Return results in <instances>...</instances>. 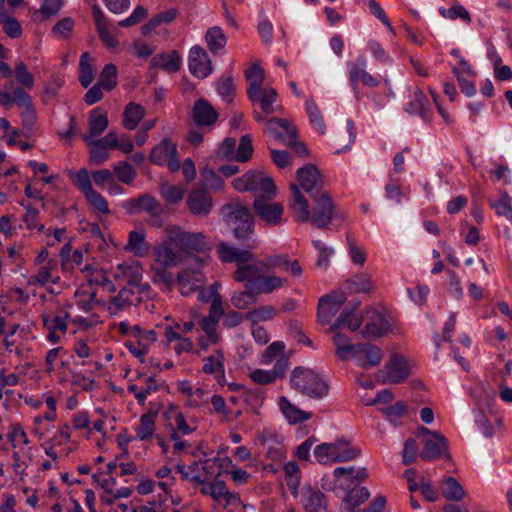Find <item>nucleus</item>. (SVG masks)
Instances as JSON below:
<instances>
[{
  "label": "nucleus",
  "instance_id": "32",
  "mask_svg": "<svg viewBox=\"0 0 512 512\" xmlns=\"http://www.w3.org/2000/svg\"><path fill=\"white\" fill-rule=\"evenodd\" d=\"M125 249L137 257L145 256L149 251V245L145 240V232L143 230L131 231Z\"/></svg>",
  "mask_w": 512,
  "mask_h": 512
},
{
  "label": "nucleus",
  "instance_id": "33",
  "mask_svg": "<svg viewBox=\"0 0 512 512\" xmlns=\"http://www.w3.org/2000/svg\"><path fill=\"white\" fill-rule=\"evenodd\" d=\"M262 175L255 171H248L241 177H238L233 180V187L240 192L245 191H258L259 189V181L262 179Z\"/></svg>",
  "mask_w": 512,
  "mask_h": 512
},
{
  "label": "nucleus",
  "instance_id": "15",
  "mask_svg": "<svg viewBox=\"0 0 512 512\" xmlns=\"http://www.w3.org/2000/svg\"><path fill=\"white\" fill-rule=\"evenodd\" d=\"M351 357L356 359L358 366L363 369H369L381 363L383 353L378 346L369 343H359Z\"/></svg>",
  "mask_w": 512,
  "mask_h": 512
},
{
  "label": "nucleus",
  "instance_id": "55",
  "mask_svg": "<svg viewBox=\"0 0 512 512\" xmlns=\"http://www.w3.org/2000/svg\"><path fill=\"white\" fill-rule=\"evenodd\" d=\"M369 497L370 493L366 487H357L346 494L344 502L349 506L350 512H354L355 508L365 502Z\"/></svg>",
  "mask_w": 512,
  "mask_h": 512
},
{
  "label": "nucleus",
  "instance_id": "54",
  "mask_svg": "<svg viewBox=\"0 0 512 512\" xmlns=\"http://www.w3.org/2000/svg\"><path fill=\"white\" fill-rule=\"evenodd\" d=\"M70 318V313L65 312L64 316H51L49 314L41 315L42 323L44 328L47 330H55L61 332V334H66L67 332V323L66 320Z\"/></svg>",
  "mask_w": 512,
  "mask_h": 512
},
{
  "label": "nucleus",
  "instance_id": "27",
  "mask_svg": "<svg viewBox=\"0 0 512 512\" xmlns=\"http://www.w3.org/2000/svg\"><path fill=\"white\" fill-rule=\"evenodd\" d=\"M363 320L364 315H358L353 313V311H348V308H345L336 321L331 325L330 331L336 332L338 329H342L345 326H347L350 331H357Z\"/></svg>",
  "mask_w": 512,
  "mask_h": 512
},
{
  "label": "nucleus",
  "instance_id": "44",
  "mask_svg": "<svg viewBox=\"0 0 512 512\" xmlns=\"http://www.w3.org/2000/svg\"><path fill=\"white\" fill-rule=\"evenodd\" d=\"M255 288L245 285V289L242 291L235 292L231 297V303L237 309H246L248 306L256 302Z\"/></svg>",
  "mask_w": 512,
  "mask_h": 512
},
{
  "label": "nucleus",
  "instance_id": "45",
  "mask_svg": "<svg viewBox=\"0 0 512 512\" xmlns=\"http://www.w3.org/2000/svg\"><path fill=\"white\" fill-rule=\"evenodd\" d=\"M335 445L337 446L336 454L337 457L335 461L338 462H346L357 458L361 450L357 447H353L348 440L343 438L335 441Z\"/></svg>",
  "mask_w": 512,
  "mask_h": 512
},
{
  "label": "nucleus",
  "instance_id": "64",
  "mask_svg": "<svg viewBox=\"0 0 512 512\" xmlns=\"http://www.w3.org/2000/svg\"><path fill=\"white\" fill-rule=\"evenodd\" d=\"M14 73L16 80L24 88L32 89L34 87V76L28 71L27 65L23 61L16 64Z\"/></svg>",
  "mask_w": 512,
  "mask_h": 512
},
{
  "label": "nucleus",
  "instance_id": "16",
  "mask_svg": "<svg viewBox=\"0 0 512 512\" xmlns=\"http://www.w3.org/2000/svg\"><path fill=\"white\" fill-rule=\"evenodd\" d=\"M278 94L273 87H266L256 91L254 98L249 99L252 103H259L262 112H253L254 119L257 122H263L266 115L276 111L274 103L277 101Z\"/></svg>",
  "mask_w": 512,
  "mask_h": 512
},
{
  "label": "nucleus",
  "instance_id": "10",
  "mask_svg": "<svg viewBox=\"0 0 512 512\" xmlns=\"http://www.w3.org/2000/svg\"><path fill=\"white\" fill-rule=\"evenodd\" d=\"M263 273L266 272L262 260L242 262L234 271L233 278L237 282H246L245 285L255 288Z\"/></svg>",
  "mask_w": 512,
  "mask_h": 512
},
{
  "label": "nucleus",
  "instance_id": "38",
  "mask_svg": "<svg viewBox=\"0 0 512 512\" xmlns=\"http://www.w3.org/2000/svg\"><path fill=\"white\" fill-rule=\"evenodd\" d=\"M144 115L145 109L141 105L129 103L124 110L123 126L129 130L135 129Z\"/></svg>",
  "mask_w": 512,
  "mask_h": 512
},
{
  "label": "nucleus",
  "instance_id": "60",
  "mask_svg": "<svg viewBox=\"0 0 512 512\" xmlns=\"http://www.w3.org/2000/svg\"><path fill=\"white\" fill-rule=\"evenodd\" d=\"M28 93L23 87H17L12 92L0 91V105L9 107L12 104H21Z\"/></svg>",
  "mask_w": 512,
  "mask_h": 512
},
{
  "label": "nucleus",
  "instance_id": "5",
  "mask_svg": "<svg viewBox=\"0 0 512 512\" xmlns=\"http://www.w3.org/2000/svg\"><path fill=\"white\" fill-rule=\"evenodd\" d=\"M123 209L129 215L146 212L154 219L151 225L161 227L162 222L158 217L163 213L164 209L157 199L150 194H142L136 198H130L123 203Z\"/></svg>",
  "mask_w": 512,
  "mask_h": 512
},
{
  "label": "nucleus",
  "instance_id": "20",
  "mask_svg": "<svg viewBox=\"0 0 512 512\" xmlns=\"http://www.w3.org/2000/svg\"><path fill=\"white\" fill-rule=\"evenodd\" d=\"M136 289L137 288L134 287L123 286L119 293L111 298V306L108 307L110 313L116 314L117 312L140 302V292L136 291Z\"/></svg>",
  "mask_w": 512,
  "mask_h": 512
},
{
  "label": "nucleus",
  "instance_id": "26",
  "mask_svg": "<svg viewBox=\"0 0 512 512\" xmlns=\"http://www.w3.org/2000/svg\"><path fill=\"white\" fill-rule=\"evenodd\" d=\"M177 154V146L168 138H164L158 145L154 146L149 155V159L156 165H164L171 157Z\"/></svg>",
  "mask_w": 512,
  "mask_h": 512
},
{
  "label": "nucleus",
  "instance_id": "24",
  "mask_svg": "<svg viewBox=\"0 0 512 512\" xmlns=\"http://www.w3.org/2000/svg\"><path fill=\"white\" fill-rule=\"evenodd\" d=\"M114 277L124 286L138 288L142 280V267L139 264H120Z\"/></svg>",
  "mask_w": 512,
  "mask_h": 512
},
{
  "label": "nucleus",
  "instance_id": "17",
  "mask_svg": "<svg viewBox=\"0 0 512 512\" xmlns=\"http://www.w3.org/2000/svg\"><path fill=\"white\" fill-rule=\"evenodd\" d=\"M218 113L213 106L205 99L195 101L191 111V117L197 126L210 127L218 119Z\"/></svg>",
  "mask_w": 512,
  "mask_h": 512
},
{
  "label": "nucleus",
  "instance_id": "62",
  "mask_svg": "<svg viewBox=\"0 0 512 512\" xmlns=\"http://www.w3.org/2000/svg\"><path fill=\"white\" fill-rule=\"evenodd\" d=\"M217 92L228 102L231 103L233 100V94L235 87L233 84V77L230 75H224L219 78L216 83Z\"/></svg>",
  "mask_w": 512,
  "mask_h": 512
},
{
  "label": "nucleus",
  "instance_id": "28",
  "mask_svg": "<svg viewBox=\"0 0 512 512\" xmlns=\"http://www.w3.org/2000/svg\"><path fill=\"white\" fill-rule=\"evenodd\" d=\"M57 265V261L53 259H49L45 265L41 266L38 272L34 275H31L28 278V285H39L45 286L48 282L58 283L59 276L53 277L52 271Z\"/></svg>",
  "mask_w": 512,
  "mask_h": 512
},
{
  "label": "nucleus",
  "instance_id": "30",
  "mask_svg": "<svg viewBox=\"0 0 512 512\" xmlns=\"http://www.w3.org/2000/svg\"><path fill=\"white\" fill-rule=\"evenodd\" d=\"M223 211L226 213L229 221L233 222L234 224L249 223L250 221H254L248 207L239 202L225 204L223 206Z\"/></svg>",
  "mask_w": 512,
  "mask_h": 512
},
{
  "label": "nucleus",
  "instance_id": "18",
  "mask_svg": "<svg viewBox=\"0 0 512 512\" xmlns=\"http://www.w3.org/2000/svg\"><path fill=\"white\" fill-rule=\"evenodd\" d=\"M175 248L173 241L167 235V238L161 244L154 247V263L169 267L178 266L181 262V256L175 251Z\"/></svg>",
  "mask_w": 512,
  "mask_h": 512
},
{
  "label": "nucleus",
  "instance_id": "39",
  "mask_svg": "<svg viewBox=\"0 0 512 512\" xmlns=\"http://www.w3.org/2000/svg\"><path fill=\"white\" fill-rule=\"evenodd\" d=\"M225 356L222 350L218 349L214 354L203 358L202 371L207 375L221 373L224 369Z\"/></svg>",
  "mask_w": 512,
  "mask_h": 512
},
{
  "label": "nucleus",
  "instance_id": "49",
  "mask_svg": "<svg viewBox=\"0 0 512 512\" xmlns=\"http://www.w3.org/2000/svg\"><path fill=\"white\" fill-rule=\"evenodd\" d=\"M346 289L349 293H367L373 289L371 277L369 274L356 275L346 281Z\"/></svg>",
  "mask_w": 512,
  "mask_h": 512
},
{
  "label": "nucleus",
  "instance_id": "25",
  "mask_svg": "<svg viewBox=\"0 0 512 512\" xmlns=\"http://www.w3.org/2000/svg\"><path fill=\"white\" fill-rule=\"evenodd\" d=\"M279 407L291 424L302 423L312 417V413L306 412L292 404L285 396L279 398Z\"/></svg>",
  "mask_w": 512,
  "mask_h": 512
},
{
  "label": "nucleus",
  "instance_id": "23",
  "mask_svg": "<svg viewBox=\"0 0 512 512\" xmlns=\"http://www.w3.org/2000/svg\"><path fill=\"white\" fill-rule=\"evenodd\" d=\"M217 254L222 262L236 263L237 266L242 262L253 260V253L250 250H242L221 242L217 246Z\"/></svg>",
  "mask_w": 512,
  "mask_h": 512
},
{
  "label": "nucleus",
  "instance_id": "7",
  "mask_svg": "<svg viewBox=\"0 0 512 512\" xmlns=\"http://www.w3.org/2000/svg\"><path fill=\"white\" fill-rule=\"evenodd\" d=\"M364 319L366 324L360 332L364 338H378L390 330L388 320L374 308H366L364 310Z\"/></svg>",
  "mask_w": 512,
  "mask_h": 512
},
{
  "label": "nucleus",
  "instance_id": "31",
  "mask_svg": "<svg viewBox=\"0 0 512 512\" xmlns=\"http://www.w3.org/2000/svg\"><path fill=\"white\" fill-rule=\"evenodd\" d=\"M89 124V134L85 136H90V140L93 137L100 135L103 133L109 124L107 113L103 112L101 108H95L90 112L88 118Z\"/></svg>",
  "mask_w": 512,
  "mask_h": 512
},
{
  "label": "nucleus",
  "instance_id": "8",
  "mask_svg": "<svg viewBox=\"0 0 512 512\" xmlns=\"http://www.w3.org/2000/svg\"><path fill=\"white\" fill-rule=\"evenodd\" d=\"M409 376V368L402 356H391L384 370H380L377 377L382 383L398 384L407 379Z\"/></svg>",
  "mask_w": 512,
  "mask_h": 512
},
{
  "label": "nucleus",
  "instance_id": "34",
  "mask_svg": "<svg viewBox=\"0 0 512 512\" xmlns=\"http://www.w3.org/2000/svg\"><path fill=\"white\" fill-rule=\"evenodd\" d=\"M288 284V280L275 275H265L263 273L255 287L258 294H270L274 290L282 288Z\"/></svg>",
  "mask_w": 512,
  "mask_h": 512
},
{
  "label": "nucleus",
  "instance_id": "42",
  "mask_svg": "<svg viewBox=\"0 0 512 512\" xmlns=\"http://www.w3.org/2000/svg\"><path fill=\"white\" fill-rule=\"evenodd\" d=\"M443 496L449 501H460L465 497V491L454 477H446L443 480Z\"/></svg>",
  "mask_w": 512,
  "mask_h": 512
},
{
  "label": "nucleus",
  "instance_id": "40",
  "mask_svg": "<svg viewBox=\"0 0 512 512\" xmlns=\"http://www.w3.org/2000/svg\"><path fill=\"white\" fill-rule=\"evenodd\" d=\"M209 496H211L214 500L220 501L224 499L226 501V505L232 503L233 500H240V498L228 491L226 484L224 481H214L208 484Z\"/></svg>",
  "mask_w": 512,
  "mask_h": 512
},
{
  "label": "nucleus",
  "instance_id": "47",
  "mask_svg": "<svg viewBox=\"0 0 512 512\" xmlns=\"http://www.w3.org/2000/svg\"><path fill=\"white\" fill-rule=\"evenodd\" d=\"M305 108L312 126L320 134H324L326 131V125L320 109L318 108V106L316 105L315 101L312 98L306 100Z\"/></svg>",
  "mask_w": 512,
  "mask_h": 512
},
{
  "label": "nucleus",
  "instance_id": "52",
  "mask_svg": "<svg viewBox=\"0 0 512 512\" xmlns=\"http://www.w3.org/2000/svg\"><path fill=\"white\" fill-rule=\"evenodd\" d=\"M113 174L118 181L124 184H132L137 176L136 170L126 161L118 162L113 166Z\"/></svg>",
  "mask_w": 512,
  "mask_h": 512
},
{
  "label": "nucleus",
  "instance_id": "2",
  "mask_svg": "<svg viewBox=\"0 0 512 512\" xmlns=\"http://www.w3.org/2000/svg\"><path fill=\"white\" fill-rule=\"evenodd\" d=\"M292 388L309 398L320 400L329 393L328 382L317 372L306 367H296L290 376Z\"/></svg>",
  "mask_w": 512,
  "mask_h": 512
},
{
  "label": "nucleus",
  "instance_id": "36",
  "mask_svg": "<svg viewBox=\"0 0 512 512\" xmlns=\"http://www.w3.org/2000/svg\"><path fill=\"white\" fill-rule=\"evenodd\" d=\"M74 296L78 299L77 306L85 313L91 312L96 305H100L101 301L97 299L95 290H88L81 287L76 290Z\"/></svg>",
  "mask_w": 512,
  "mask_h": 512
},
{
  "label": "nucleus",
  "instance_id": "11",
  "mask_svg": "<svg viewBox=\"0 0 512 512\" xmlns=\"http://www.w3.org/2000/svg\"><path fill=\"white\" fill-rule=\"evenodd\" d=\"M448 443L446 438L440 432L431 433V437L424 442V447L420 452V457L424 461H432L441 457L450 458L448 452Z\"/></svg>",
  "mask_w": 512,
  "mask_h": 512
},
{
  "label": "nucleus",
  "instance_id": "9",
  "mask_svg": "<svg viewBox=\"0 0 512 512\" xmlns=\"http://www.w3.org/2000/svg\"><path fill=\"white\" fill-rule=\"evenodd\" d=\"M347 297L343 291H334L320 298L317 317L322 325L328 324L330 319L345 303Z\"/></svg>",
  "mask_w": 512,
  "mask_h": 512
},
{
  "label": "nucleus",
  "instance_id": "21",
  "mask_svg": "<svg viewBox=\"0 0 512 512\" xmlns=\"http://www.w3.org/2000/svg\"><path fill=\"white\" fill-rule=\"evenodd\" d=\"M301 503L306 512H323L326 509L325 495L311 486L302 488Z\"/></svg>",
  "mask_w": 512,
  "mask_h": 512
},
{
  "label": "nucleus",
  "instance_id": "43",
  "mask_svg": "<svg viewBox=\"0 0 512 512\" xmlns=\"http://www.w3.org/2000/svg\"><path fill=\"white\" fill-rule=\"evenodd\" d=\"M19 107L23 108V111L20 115L22 125L27 130L32 131L37 121V114L32 102V98L29 94L26 95L25 100L21 102Z\"/></svg>",
  "mask_w": 512,
  "mask_h": 512
},
{
  "label": "nucleus",
  "instance_id": "63",
  "mask_svg": "<svg viewBox=\"0 0 512 512\" xmlns=\"http://www.w3.org/2000/svg\"><path fill=\"white\" fill-rule=\"evenodd\" d=\"M84 197L94 210L104 215L110 214L107 200L96 190L93 189Z\"/></svg>",
  "mask_w": 512,
  "mask_h": 512
},
{
  "label": "nucleus",
  "instance_id": "61",
  "mask_svg": "<svg viewBox=\"0 0 512 512\" xmlns=\"http://www.w3.org/2000/svg\"><path fill=\"white\" fill-rule=\"evenodd\" d=\"M253 153V145L251 136L246 134L241 136L238 148L236 150L235 159L238 162H247Z\"/></svg>",
  "mask_w": 512,
  "mask_h": 512
},
{
  "label": "nucleus",
  "instance_id": "4",
  "mask_svg": "<svg viewBox=\"0 0 512 512\" xmlns=\"http://www.w3.org/2000/svg\"><path fill=\"white\" fill-rule=\"evenodd\" d=\"M267 132L275 139L291 146L296 154L306 156L308 151L303 142L296 141L297 129L288 119L271 118L266 122Z\"/></svg>",
  "mask_w": 512,
  "mask_h": 512
},
{
  "label": "nucleus",
  "instance_id": "37",
  "mask_svg": "<svg viewBox=\"0 0 512 512\" xmlns=\"http://www.w3.org/2000/svg\"><path fill=\"white\" fill-rule=\"evenodd\" d=\"M205 41L208 49L213 54H217L224 49L227 39L223 30L218 26H214L206 31Z\"/></svg>",
  "mask_w": 512,
  "mask_h": 512
},
{
  "label": "nucleus",
  "instance_id": "19",
  "mask_svg": "<svg viewBox=\"0 0 512 512\" xmlns=\"http://www.w3.org/2000/svg\"><path fill=\"white\" fill-rule=\"evenodd\" d=\"M349 79L354 90L359 82L370 88L379 85V80L366 71V62L361 58H358L355 63L349 64Z\"/></svg>",
  "mask_w": 512,
  "mask_h": 512
},
{
  "label": "nucleus",
  "instance_id": "41",
  "mask_svg": "<svg viewBox=\"0 0 512 512\" xmlns=\"http://www.w3.org/2000/svg\"><path fill=\"white\" fill-rule=\"evenodd\" d=\"M91 61L92 59L88 52L83 53L80 57L78 80L84 88L89 87L94 79Z\"/></svg>",
  "mask_w": 512,
  "mask_h": 512
},
{
  "label": "nucleus",
  "instance_id": "51",
  "mask_svg": "<svg viewBox=\"0 0 512 512\" xmlns=\"http://www.w3.org/2000/svg\"><path fill=\"white\" fill-rule=\"evenodd\" d=\"M117 67L112 64H106L102 69L98 84L106 91H112L117 86Z\"/></svg>",
  "mask_w": 512,
  "mask_h": 512
},
{
  "label": "nucleus",
  "instance_id": "50",
  "mask_svg": "<svg viewBox=\"0 0 512 512\" xmlns=\"http://www.w3.org/2000/svg\"><path fill=\"white\" fill-rule=\"evenodd\" d=\"M333 342L336 346V354L341 360H346L348 358L347 353H350V356H352L357 347V344L351 343L349 337L346 334L340 332L335 333Z\"/></svg>",
  "mask_w": 512,
  "mask_h": 512
},
{
  "label": "nucleus",
  "instance_id": "48",
  "mask_svg": "<svg viewBox=\"0 0 512 512\" xmlns=\"http://www.w3.org/2000/svg\"><path fill=\"white\" fill-rule=\"evenodd\" d=\"M157 413L148 412L141 416L140 424L136 428L137 438L142 441L150 439L155 430V417Z\"/></svg>",
  "mask_w": 512,
  "mask_h": 512
},
{
  "label": "nucleus",
  "instance_id": "57",
  "mask_svg": "<svg viewBox=\"0 0 512 512\" xmlns=\"http://www.w3.org/2000/svg\"><path fill=\"white\" fill-rule=\"evenodd\" d=\"M70 178L74 186L77 187L84 196L93 190L87 169L82 168L77 172L70 173Z\"/></svg>",
  "mask_w": 512,
  "mask_h": 512
},
{
  "label": "nucleus",
  "instance_id": "6",
  "mask_svg": "<svg viewBox=\"0 0 512 512\" xmlns=\"http://www.w3.org/2000/svg\"><path fill=\"white\" fill-rule=\"evenodd\" d=\"M298 188L300 187L311 197H316L324 191V179L318 168L313 164H307L296 172Z\"/></svg>",
  "mask_w": 512,
  "mask_h": 512
},
{
  "label": "nucleus",
  "instance_id": "29",
  "mask_svg": "<svg viewBox=\"0 0 512 512\" xmlns=\"http://www.w3.org/2000/svg\"><path fill=\"white\" fill-rule=\"evenodd\" d=\"M355 127L352 120H347L345 124L338 127L337 131L333 136V140L337 144L340 150H348L355 141Z\"/></svg>",
  "mask_w": 512,
  "mask_h": 512
},
{
  "label": "nucleus",
  "instance_id": "22",
  "mask_svg": "<svg viewBox=\"0 0 512 512\" xmlns=\"http://www.w3.org/2000/svg\"><path fill=\"white\" fill-rule=\"evenodd\" d=\"M182 59L177 50L159 53L150 60V69L160 68L168 73H176L181 68Z\"/></svg>",
  "mask_w": 512,
  "mask_h": 512
},
{
  "label": "nucleus",
  "instance_id": "46",
  "mask_svg": "<svg viewBox=\"0 0 512 512\" xmlns=\"http://www.w3.org/2000/svg\"><path fill=\"white\" fill-rule=\"evenodd\" d=\"M429 101L422 91L418 90L414 93L413 100L406 107V111L409 113H419L424 119H428L429 112Z\"/></svg>",
  "mask_w": 512,
  "mask_h": 512
},
{
  "label": "nucleus",
  "instance_id": "35",
  "mask_svg": "<svg viewBox=\"0 0 512 512\" xmlns=\"http://www.w3.org/2000/svg\"><path fill=\"white\" fill-rule=\"evenodd\" d=\"M245 77L250 81L247 89L248 99H253L256 91H260L261 85L264 81V70L259 64L254 63L245 71Z\"/></svg>",
  "mask_w": 512,
  "mask_h": 512
},
{
  "label": "nucleus",
  "instance_id": "53",
  "mask_svg": "<svg viewBox=\"0 0 512 512\" xmlns=\"http://www.w3.org/2000/svg\"><path fill=\"white\" fill-rule=\"evenodd\" d=\"M490 207L493 208L498 216H503L512 222L511 198L507 192H501L500 198L496 201L490 200Z\"/></svg>",
  "mask_w": 512,
  "mask_h": 512
},
{
  "label": "nucleus",
  "instance_id": "58",
  "mask_svg": "<svg viewBox=\"0 0 512 512\" xmlns=\"http://www.w3.org/2000/svg\"><path fill=\"white\" fill-rule=\"evenodd\" d=\"M169 266L154 263L151 266L152 281L155 284H164L167 288H171L173 283V274L168 271Z\"/></svg>",
  "mask_w": 512,
  "mask_h": 512
},
{
  "label": "nucleus",
  "instance_id": "59",
  "mask_svg": "<svg viewBox=\"0 0 512 512\" xmlns=\"http://www.w3.org/2000/svg\"><path fill=\"white\" fill-rule=\"evenodd\" d=\"M276 310L271 305H263L247 313L246 318L253 323L268 321L275 317Z\"/></svg>",
  "mask_w": 512,
  "mask_h": 512
},
{
  "label": "nucleus",
  "instance_id": "56",
  "mask_svg": "<svg viewBox=\"0 0 512 512\" xmlns=\"http://www.w3.org/2000/svg\"><path fill=\"white\" fill-rule=\"evenodd\" d=\"M337 446L334 443H322L318 445L314 450V455L317 458L318 462L322 464L327 463H337L335 461Z\"/></svg>",
  "mask_w": 512,
  "mask_h": 512
},
{
  "label": "nucleus",
  "instance_id": "14",
  "mask_svg": "<svg viewBox=\"0 0 512 512\" xmlns=\"http://www.w3.org/2000/svg\"><path fill=\"white\" fill-rule=\"evenodd\" d=\"M254 210L257 215L270 225H278L282 222L283 206L281 203H269L263 195L255 198Z\"/></svg>",
  "mask_w": 512,
  "mask_h": 512
},
{
  "label": "nucleus",
  "instance_id": "3",
  "mask_svg": "<svg viewBox=\"0 0 512 512\" xmlns=\"http://www.w3.org/2000/svg\"><path fill=\"white\" fill-rule=\"evenodd\" d=\"M166 231L179 252L202 253L208 249L206 237L201 232H189L177 225L168 227Z\"/></svg>",
  "mask_w": 512,
  "mask_h": 512
},
{
  "label": "nucleus",
  "instance_id": "13",
  "mask_svg": "<svg viewBox=\"0 0 512 512\" xmlns=\"http://www.w3.org/2000/svg\"><path fill=\"white\" fill-rule=\"evenodd\" d=\"M188 66L190 72L197 78H206L212 72V63L207 52L196 45L190 49Z\"/></svg>",
  "mask_w": 512,
  "mask_h": 512
},
{
  "label": "nucleus",
  "instance_id": "12",
  "mask_svg": "<svg viewBox=\"0 0 512 512\" xmlns=\"http://www.w3.org/2000/svg\"><path fill=\"white\" fill-rule=\"evenodd\" d=\"M188 209L194 216L205 217L212 209V196L206 188L191 190L187 197Z\"/></svg>",
  "mask_w": 512,
  "mask_h": 512
},
{
  "label": "nucleus",
  "instance_id": "1",
  "mask_svg": "<svg viewBox=\"0 0 512 512\" xmlns=\"http://www.w3.org/2000/svg\"><path fill=\"white\" fill-rule=\"evenodd\" d=\"M290 191L289 208L296 221L301 223L310 221L318 229H324L330 224L335 212V206L328 192L323 191L316 197H312L314 205L311 212L308 201L299 190L297 184L291 183Z\"/></svg>",
  "mask_w": 512,
  "mask_h": 512
}]
</instances>
